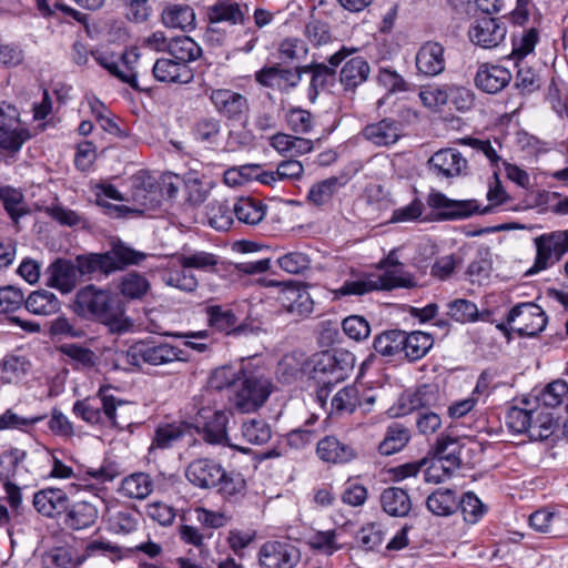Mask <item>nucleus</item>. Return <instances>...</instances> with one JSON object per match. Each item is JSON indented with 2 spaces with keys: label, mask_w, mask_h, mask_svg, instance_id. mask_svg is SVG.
<instances>
[{
  "label": "nucleus",
  "mask_w": 568,
  "mask_h": 568,
  "mask_svg": "<svg viewBox=\"0 0 568 568\" xmlns=\"http://www.w3.org/2000/svg\"><path fill=\"white\" fill-rule=\"evenodd\" d=\"M73 311L82 318L100 321L112 333L126 332L132 326L112 292L93 284L85 285L77 292Z\"/></svg>",
  "instance_id": "1"
},
{
  "label": "nucleus",
  "mask_w": 568,
  "mask_h": 568,
  "mask_svg": "<svg viewBox=\"0 0 568 568\" xmlns=\"http://www.w3.org/2000/svg\"><path fill=\"white\" fill-rule=\"evenodd\" d=\"M354 361V355L346 351L322 352L313 356L308 374L320 387L317 397L321 402H324L327 396V387L347 377Z\"/></svg>",
  "instance_id": "2"
},
{
  "label": "nucleus",
  "mask_w": 568,
  "mask_h": 568,
  "mask_svg": "<svg viewBox=\"0 0 568 568\" xmlns=\"http://www.w3.org/2000/svg\"><path fill=\"white\" fill-rule=\"evenodd\" d=\"M382 263L385 266H393L394 270H387L376 278L345 282L335 291V297L364 295L375 290L390 291L396 287H413L416 285L414 277L403 273L399 268L402 264L398 262L395 251H392Z\"/></svg>",
  "instance_id": "3"
},
{
  "label": "nucleus",
  "mask_w": 568,
  "mask_h": 568,
  "mask_svg": "<svg viewBox=\"0 0 568 568\" xmlns=\"http://www.w3.org/2000/svg\"><path fill=\"white\" fill-rule=\"evenodd\" d=\"M272 392L273 383L270 378L262 374L243 372L235 384L234 393L227 396L235 409L251 413L262 407Z\"/></svg>",
  "instance_id": "4"
},
{
  "label": "nucleus",
  "mask_w": 568,
  "mask_h": 568,
  "mask_svg": "<svg viewBox=\"0 0 568 568\" xmlns=\"http://www.w3.org/2000/svg\"><path fill=\"white\" fill-rule=\"evenodd\" d=\"M128 364L139 366L141 362L151 366H164L174 362H186L185 353L168 342L140 341L123 355Z\"/></svg>",
  "instance_id": "5"
},
{
  "label": "nucleus",
  "mask_w": 568,
  "mask_h": 568,
  "mask_svg": "<svg viewBox=\"0 0 568 568\" xmlns=\"http://www.w3.org/2000/svg\"><path fill=\"white\" fill-rule=\"evenodd\" d=\"M547 317L545 312L535 303H519L510 308L506 323H500L497 328L505 335L509 329L520 337H534L545 329Z\"/></svg>",
  "instance_id": "6"
},
{
  "label": "nucleus",
  "mask_w": 568,
  "mask_h": 568,
  "mask_svg": "<svg viewBox=\"0 0 568 568\" xmlns=\"http://www.w3.org/2000/svg\"><path fill=\"white\" fill-rule=\"evenodd\" d=\"M109 388H101L97 397L77 400L73 405V413L89 424H102L109 422L118 426L116 408L123 406L124 402L108 394Z\"/></svg>",
  "instance_id": "7"
},
{
  "label": "nucleus",
  "mask_w": 568,
  "mask_h": 568,
  "mask_svg": "<svg viewBox=\"0 0 568 568\" xmlns=\"http://www.w3.org/2000/svg\"><path fill=\"white\" fill-rule=\"evenodd\" d=\"M131 201L140 209H130L125 205L103 204L108 213L113 216H124L129 212L141 213L144 209L155 207L160 203L159 191L154 178L144 171L134 174L130 180Z\"/></svg>",
  "instance_id": "8"
},
{
  "label": "nucleus",
  "mask_w": 568,
  "mask_h": 568,
  "mask_svg": "<svg viewBox=\"0 0 568 568\" xmlns=\"http://www.w3.org/2000/svg\"><path fill=\"white\" fill-rule=\"evenodd\" d=\"M229 414L224 410L202 408L195 418V427L202 439L210 445L230 446L240 452L243 448L231 444L227 436Z\"/></svg>",
  "instance_id": "9"
},
{
  "label": "nucleus",
  "mask_w": 568,
  "mask_h": 568,
  "mask_svg": "<svg viewBox=\"0 0 568 568\" xmlns=\"http://www.w3.org/2000/svg\"><path fill=\"white\" fill-rule=\"evenodd\" d=\"M536 258L528 273L548 268L568 253V230L555 231L537 236L535 240Z\"/></svg>",
  "instance_id": "10"
},
{
  "label": "nucleus",
  "mask_w": 568,
  "mask_h": 568,
  "mask_svg": "<svg viewBox=\"0 0 568 568\" xmlns=\"http://www.w3.org/2000/svg\"><path fill=\"white\" fill-rule=\"evenodd\" d=\"M30 138L29 130L21 124L18 109L11 104H1L0 150L17 153Z\"/></svg>",
  "instance_id": "11"
},
{
  "label": "nucleus",
  "mask_w": 568,
  "mask_h": 568,
  "mask_svg": "<svg viewBox=\"0 0 568 568\" xmlns=\"http://www.w3.org/2000/svg\"><path fill=\"white\" fill-rule=\"evenodd\" d=\"M301 559L300 549L290 540H268L258 551L262 568H294Z\"/></svg>",
  "instance_id": "12"
},
{
  "label": "nucleus",
  "mask_w": 568,
  "mask_h": 568,
  "mask_svg": "<svg viewBox=\"0 0 568 568\" xmlns=\"http://www.w3.org/2000/svg\"><path fill=\"white\" fill-rule=\"evenodd\" d=\"M506 26L491 16L476 18L468 31L470 41L484 49L498 47L506 37Z\"/></svg>",
  "instance_id": "13"
},
{
  "label": "nucleus",
  "mask_w": 568,
  "mask_h": 568,
  "mask_svg": "<svg viewBox=\"0 0 568 568\" xmlns=\"http://www.w3.org/2000/svg\"><path fill=\"white\" fill-rule=\"evenodd\" d=\"M302 80V69H285L280 64L264 67L255 73V81L265 88L290 92Z\"/></svg>",
  "instance_id": "14"
},
{
  "label": "nucleus",
  "mask_w": 568,
  "mask_h": 568,
  "mask_svg": "<svg viewBox=\"0 0 568 568\" xmlns=\"http://www.w3.org/2000/svg\"><path fill=\"white\" fill-rule=\"evenodd\" d=\"M356 49L341 48L337 52L332 54L328 59V62L331 67H327L324 63H315L311 65H304L300 67L302 69L303 73H311L312 79L310 83V90L312 99H315L318 94L320 90H323L328 81H332L334 79V75L336 73L335 68L342 63L343 60H345L348 55L353 54Z\"/></svg>",
  "instance_id": "15"
},
{
  "label": "nucleus",
  "mask_w": 568,
  "mask_h": 568,
  "mask_svg": "<svg viewBox=\"0 0 568 568\" xmlns=\"http://www.w3.org/2000/svg\"><path fill=\"white\" fill-rule=\"evenodd\" d=\"M429 207L437 210V219L442 221L458 220L470 216L479 210L476 201H456L440 192H430L427 196Z\"/></svg>",
  "instance_id": "16"
},
{
  "label": "nucleus",
  "mask_w": 568,
  "mask_h": 568,
  "mask_svg": "<svg viewBox=\"0 0 568 568\" xmlns=\"http://www.w3.org/2000/svg\"><path fill=\"white\" fill-rule=\"evenodd\" d=\"M209 26L205 32V38L209 41H213L215 36L216 40H220V28L221 22H227L230 24L243 23L244 12L236 2L229 0L217 1L211 6L207 10Z\"/></svg>",
  "instance_id": "17"
},
{
  "label": "nucleus",
  "mask_w": 568,
  "mask_h": 568,
  "mask_svg": "<svg viewBox=\"0 0 568 568\" xmlns=\"http://www.w3.org/2000/svg\"><path fill=\"white\" fill-rule=\"evenodd\" d=\"M210 100L215 110L229 120H241L248 111L247 99L229 89H215L210 93Z\"/></svg>",
  "instance_id": "18"
},
{
  "label": "nucleus",
  "mask_w": 568,
  "mask_h": 568,
  "mask_svg": "<svg viewBox=\"0 0 568 568\" xmlns=\"http://www.w3.org/2000/svg\"><path fill=\"white\" fill-rule=\"evenodd\" d=\"M185 476L199 488L216 487L223 476V466L210 458H197L189 464Z\"/></svg>",
  "instance_id": "19"
},
{
  "label": "nucleus",
  "mask_w": 568,
  "mask_h": 568,
  "mask_svg": "<svg viewBox=\"0 0 568 568\" xmlns=\"http://www.w3.org/2000/svg\"><path fill=\"white\" fill-rule=\"evenodd\" d=\"M47 285L57 288L62 294L72 292L80 280L74 263L58 258L47 270Z\"/></svg>",
  "instance_id": "20"
},
{
  "label": "nucleus",
  "mask_w": 568,
  "mask_h": 568,
  "mask_svg": "<svg viewBox=\"0 0 568 568\" xmlns=\"http://www.w3.org/2000/svg\"><path fill=\"white\" fill-rule=\"evenodd\" d=\"M277 301L287 313L296 316H307L314 308L308 291L292 283L281 288Z\"/></svg>",
  "instance_id": "21"
},
{
  "label": "nucleus",
  "mask_w": 568,
  "mask_h": 568,
  "mask_svg": "<svg viewBox=\"0 0 568 568\" xmlns=\"http://www.w3.org/2000/svg\"><path fill=\"white\" fill-rule=\"evenodd\" d=\"M316 455L326 464H346L357 457V452L352 445L328 435L318 440Z\"/></svg>",
  "instance_id": "22"
},
{
  "label": "nucleus",
  "mask_w": 568,
  "mask_h": 568,
  "mask_svg": "<svg viewBox=\"0 0 568 568\" xmlns=\"http://www.w3.org/2000/svg\"><path fill=\"white\" fill-rule=\"evenodd\" d=\"M511 80V73L501 65L481 64L475 77V84L481 91L496 94Z\"/></svg>",
  "instance_id": "23"
},
{
  "label": "nucleus",
  "mask_w": 568,
  "mask_h": 568,
  "mask_svg": "<svg viewBox=\"0 0 568 568\" xmlns=\"http://www.w3.org/2000/svg\"><path fill=\"white\" fill-rule=\"evenodd\" d=\"M428 162L437 174L446 178L458 176L468 168L467 160L453 148L437 151Z\"/></svg>",
  "instance_id": "24"
},
{
  "label": "nucleus",
  "mask_w": 568,
  "mask_h": 568,
  "mask_svg": "<svg viewBox=\"0 0 568 568\" xmlns=\"http://www.w3.org/2000/svg\"><path fill=\"white\" fill-rule=\"evenodd\" d=\"M154 78L165 83H190L194 73L189 64L179 63L173 59H158L152 69Z\"/></svg>",
  "instance_id": "25"
},
{
  "label": "nucleus",
  "mask_w": 568,
  "mask_h": 568,
  "mask_svg": "<svg viewBox=\"0 0 568 568\" xmlns=\"http://www.w3.org/2000/svg\"><path fill=\"white\" fill-rule=\"evenodd\" d=\"M33 506L43 516L54 517L69 509V498L62 489L47 488L34 494Z\"/></svg>",
  "instance_id": "26"
},
{
  "label": "nucleus",
  "mask_w": 568,
  "mask_h": 568,
  "mask_svg": "<svg viewBox=\"0 0 568 568\" xmlns=\"http://www.w3.org/2000/svg\"><path fill=\"white\" fill-rule=\"evenodd\" d=\"M371 67L363 57H353L344 63L339 72V82L345 92L355 93V90L367 81Z\"/></svg>",
  "instance_id": "27"
},
{
  "label": "nucleus",
  "mask_w": 568,
  "mask_h": 568,
  "mask_svg": "<svg viewBox=\"0 0 568 568\" xmlns=\"http://www.w3.org/2000/svg\"><path fill=\"white\" fill-rule=\"evenodd\" d=\"M416 67L425 75H437L445 69L444 47L438 42H427L416 54Z\"/></svg>",
  "instance_id": "28"
},
{
  "label": "nucleus",
  "mask_w": 568,
  "mask_h": 568,
  "mask_svg": "<svg viewBox=\"0 0 568 568\" xmlns=\"http://www.w3.org/2000/svg\"><path fill=\"white\" fill-rule=\"evenodd\" d=\"M438 402V392L434 386L422 385L414 390H407L400 398L405 412L428 410Z\"/></svg>",
  "instance_id": "29"
},
{
  "label": "nucleus",
  "mask_w": 568,
  "mask_h": 568,
  "mask_svg": "<svg viewBox=\"0 0 568 568\" xmlns=\"http://www.w3.org/2000/svg\"><path fill=\"white\" fill-rule=\"evenodd\" d=\"M364 136L376 145H389L400 136V123L384 119L377 123L367 125L363 131Z\"/></svg>",
  "instance_id": "30"
},
{
  "label": "nucleus",
  "mask_w": 568,
  "mask_h": 568,
  "mask_svg": "<svg viewBox=\"0 0 568 568\" xmlns=\"http://www.w3.org/2000/svg\"><path fill=\"white\" fill-rule=\"evenodd\" d=\"M463 445L459 439L450 436H440L434 446V458L447 466L450 470L459 468Z\"/></svg>",
  "instance_id": "31"
},
{
  "label": "nucleus",
  "mask_w": 568,
  "mask_h": 568,
  "mask_svg": "<svg viewBox=\"0 0 568 568\" xmlns=\"http://www.w3.org/2000/svg\"><path fill=\"white\" fill-rule=\"evenodd\" d=\"M383 510L393 517H406L412 509V501L406 490L388 487L381 495Z\"/></svg>",
  "instance_id": "32"
},
{
  "label": "nucleus",
  "mask_w": 568,
  "mask_h": 568,
  "mask_svg": "<svg viewBox=\"0 0 568 568\" xmlns=\"http://www.w3.org/2000/svg\"><path fill=\"white\" fill-rule=\"evenodd\" d=\"M267 206L253 197H241L233 205L237 221L246 225H257L265 216Z\"/></svg>",
  "instance_id": "33"
},
{
  "label": "nucleus",
  "mask_w": 568,
  "mask_h": 568,
  "mask_svg": "<svg viewBox=\"0 0 568 568\" xmlns=\"http://www.w3.org/2000/svg\"><path fill=\"white\" fill-rule=\"evenodd\" d=\"M207 321L211 327L224 332L225 334H240L243 331L237 325V318L234 312L220 305H211L206 307Z\"/></svg>",
  "instance_id": "34"
},
{
  "label": "nucleus",
  "mask_w": 568,
  "mask_h": 568,
  "mask_svg": "<svg viewBox=\"0 0 568 568\" xmlns=\"http://www.w3.org/2000/svg\"><path fill=\"white\" fill-rule=\"evenodd\" d=\"M162 22L169 28L186 30L195 26V12L189 4H169L161 14Z\"/></svg>",
  "instance_id": "35"
},
{
  "label": "nucleus",
  "mask_w": 568,
  "mask_h": 568,
  "mask_svg": "<svg viewBox=\"0 0 568 568\" xmlns=\"http://www.w3.org/2000/svg\"><path fill=\"white\" fill-rule=\"evenodd\" d=\"M98 518V509L90 501H78L68 509L65 525L74 530L92 526Z\"/></svg>",
  "instance_id": "36"
},
{
  "label": "nucleus",
  "mask_w": 568,
  "mask_h": 568,
  "mask_svg": "<svg viewBox=\"0 0 568 568\" xmlns=\"http://www.w3.org/2000/svg\"><path fill=\"white\" fill-rule=\"evenodd\" d=\"M427 509L436 516H450L458 508V497L452 489L438 488L426 500Z\"/></svg>",
  "instance_id": "37"
},
{
  "label": "nucleus",
  "mask_w": 568,
  "mask_h": 568,
  "mask_svg": "<svg viewBox=\"0 0 568 568\" xmlns=\"http://www.w3.org/2000/svg\"><path fill=\"white\" fill-rule=\"evenodd\" d=\"M434 344L433 336L428 333L415 331L409 334L404 332L403 352L405 358L410 362L423 358Z\"/></svg>",
  "instance_id": "38"
},
{
  "label": "nucleus",
  "mask_w": 568,
  "mask_h": 568,
  "mask_svg": "<svg viewBox=\"0 0 568 568\" xmlns=\"http://www.w3.org/2000/svg\"><path fill=\"white\" fill-rule=\"evenodd\" d=\"M112 263V273L124 268L128 265H138L145 260L146 254L135 251L124 243L118 241L111 244V248L105 252Z\"/></svg>",
  "instance_id": "39"
},
{
  "label": "nucleus",
  "mask_w": 568,
  "mask_h": 568,
  "mask_svg": "<svg viewBox=\"0 0 568 568\" xmlns=\"http://www.w3.org/2000/svg\"><path fill=\"white\" fill-rule=\"evenodd\" d=\"M168 53L176 62L190 65L200 58L202 49L192 38L181 36L170 40Z\"/></svg>",
  "instance_id": "40"
},
{
  "label": "nucleus",
  "mask_w": 568,
  "mask_h": 568,
  "mask_svg": "<svg viewBox=\"0 0 568 568\" xmlns=\"http://www.w3.org/2000/svg\"><path fill=\"white\" fill-rule=\"evenodd\" d=\"M530 416L532 418L529 420L527 435L530 440H545L557 429L558 425L550 413L536 408L531 410Z\"/></svg>",
  "instance_id": "41"
},
{
  "label": "nucleus",
  "mask_w": 568,
  "mask_h": 568,
  "mask_svg": "<svg viewBox=\"0 0 568 568\" xmlns=\"http://www.w3.org/2000/svg\"><path fill=\"white\" fill-rule=\"evenodd\" d=\"M23 303L26 308L36 315H51L60 310V301L47 290L32 292Z\"/></svg>",
  "instance_id": "42"
},
{
  "label": "nucleus",
  "mask_w": 568,
  "mask_h": 568,
  "mask_svg": "<svg viewBox=\"0 0 568 568\" xmlns=\"http://www.w3.org/2000/svg\"><path fill=\"white\" fill-rule=\"evenodd\" d=\"M243 371L232 365L215 368L209 378V387L213 390H227L229 395L235 390V384L240 381Z\"/></svg>",
  "instance_id": "43"
},
{
  "label": "nucleus",
  "mask_w": 568,
  "mask_h": 568,
  "mask_svg": "<svg viewBox=\"0 0 568 568\" xmlns=\"http://www.w3.org/2000/svg\"><path fill=\"white\" fill-rule=\"evenodd\" d=\"M75 267L79 276L90 275L95 272L109 275L112 273V263L109 255L104 253H89L75 257Z\"/></svg>",
  "instance_id": "44"
},
{
  "label": "nucleus",
  "mask_w": 568,
  "mask_h": 568,
  "mask_svg": "<svg viewBox=\"0 0 568 568\" xmlns=\"http://www.w3.org/2000/svg\"><path fill=\"white\" fill-rule=\"evenodd\" d=\"M120 491L132 499H144L153 491V480L145 473H135L122 480Z\"/></svg>",
  "instance_id": "45"
},
{
  "label": "nucleus",
  "mask_w": 568,
  "mask_h": 568,
  "mask_svg": "<svg viewBox=\"0 0 568 568\" xmlns=\"http://www.w3.org/2000/svg\"><path fill=\"white\" fill-rule=\"evenodd\" d=\"M94 60L104 69H106L112 75L120 79L122 82L130 84L133 89H139L136 82V73L128 65L129 57L123 54V63L122 67L114 61L113 57L106 55L104 53H92Z\"/></svg>",
  "instance_id": "46"
},
{
  "label": "nucleus",
  "mask_w": 568,
  "mask_h": 568,
  "mask_svg": "<svg viewBox=\"0 0 568 568\" xmlns=\"http://www.w3.org/2000/svg\"><path fill=\"white\" fill-rule=\"evenodd\" d=\"M410 433L407 427L399 423H392L387 427L384 440L379 444V453L392 455L403 449L409 442Z\"/></svg>",
  "instance_id": "47"
},
{
  "label": "nucleus",
  "mask_w": 568,
  "mask_h": 568,
  "mask_svg": "<svg viewBox=\"0 0 568 568\" xmlns=\"http://www.w3.org/2000/svg\"><path fill=\"white\" fill-rule=\"evenodd\" d=\"M448 315L456 322L470 323L477 320L486 321L489 312H479L474 302L458 298L448 304Z\"/></svg>",
  "instance_id": "48"
},
{
  "label": "nucleus",
  "mask_w": 568,
  "mask_h": 568,
  "mask_svg": "<svg viewBox=\"0 0 568 568\" xmlns=\"http://www.w3.org/2000/svg\"><path fill=\"white\" fill-rule=\"evenodd\" d=\"M233 207L226 201L213 200L206 205L209 224L219 231H226L233 223Z\"/></svg>",
  "instance_id": "49"
},
{
  "label": "nucleus",
  "mask_w": 568,
  "mask_h": 568,
  "mask_svg": "<svg viewBox=\"0 0 568 568\" xmlns=\"http://www.w3.org/2000/svg\"><path fill=\"white\" fill-rule=\"evenodd\" d=\"M361 405L358 388L354 385L339 389L332 398V412L337 415L352 414Z\"/></svg>",
  "instance_id": "50"
},
{
  "label": "nucleus",
  "mask_w": 568,
  "mask_h": 568,
  "mask_svg": "<svg viewBox=\"0 0 568 568\" xmlns=\"http://www.w3.org/2000/svg\"><path fill=\"white\" fill-rule=\"evenodd\" d=\"M404 332L386 331L374 339V349L383 356H395L403 352Z\"/></svg>",
  "instance_id": "51"
},
{
  "label": "nucleus",
  "mask_w": 568,
  "mask_h": 568,
  "mask_svg": "<svg viewBox=\"0 0 568 568\" xmlns=\"http://www.w3.org/2000/svg\"><path fill=\"white\" fill-rule=\"evenodd\" d=\"M181 267L195 268L204 272H213L219 264V256L204 251H195L190 254H181L176 257Z\"/></svg>",
  "instance_id": "52"
},
{
  "label": "nucleus",
  "mask_w": 568,
  "mask_h": 568,
  "mask_svg": "<svg viewBox=\"0 0 568 568\" xmlns=\"http://www.w3.org/2000/svg\"><path fill=\"white\" fill-rule=\"evenodd\" d=\"M243 438L252 445H263L271 439V427L263 420L251 418L243 422L241 427Z\"/></svg>",
  "instance_id": "53"
},
{
  "label": "nucleus",
  "mask_w": 568,
  "mask_h": 568,
  "mask_svg": "<svg viewBox=\"0 0 568 568\" xmlns=\"http://www.w3.org/2000/svg\"><path fill=\"white\" fill-rule=\"evenodd\" d=\"M186 430L183 424H165L160 425L155 429L150 450L154 448L166 449L170 448L175 442L181 439Z\"/></svg>",
  "instance_id": "54"
},
{
  "label": "nucleus",
  "mask_w": 568,
  "mask_h": 568,
  "mask_svg": "<svg viewBox=\"0 0 568 568\" xmlns=\"http://www.w3.org/2000/svg\"><path fill=\"white\" fill-rule=\"evenodd\" d=\"M216 487H219V493L225 498L237 497L244 495L246 480L241 473L227 471L223 468V476Z\"/></svg>",
  "instance_id": "55"
},
{
  "label": "nucleus",
  "mask_w": 568,
  "mask_h": 568,
  "mask_svg": "<svg viewBox=\"0 0 568 568\" xmlns=\"http://www.w3.org/2000/svg\"><path fill=\"white\" fill-rule=\"evenodd\" d=\"M458 509L462 510L464 520L467 524H477L487 511V507L473 491L464 494L463 498L458 499Z\"/></svg>",
  "instance_id": "56"
},
{
  "label": "nucleus",
  "mask_w": 568,
  "mask_h": 568,
  "mask_svg": "<svg viewBox=\"0 0 568 568\" xmlns=\"http://www.w3.org/2000/svg\"><path fill=\"white\" fill-rule=\"evenodd\" d=\"M523 404L525 405L524 407L513 406L508 409L506 425L514 433L528 435L532 408L527 407V400H523Z\"/></svg>",
  "instance_id": "57"
},
{
  "label": "nucleus",
  "mask_w": 568,
  "mask_h": 568,
  "mask_svg": "<svg viewBox=\"0 0 568 568\" xmlns=\"http://www.w3.org/2000/svg\"><path fill=\"white\" fill-rule=\"evenodd\" d=\"M27 453L19 448H12L0 455V481L10 483L16 476L20 463L24 460Z\"/></svg>",
  "instance_id": "58"
},
{
  "label": "nucleus",
  "mask_w": 568,
  "mask_h": 568,
  "mask_svg": "<svg viewBox=\"0 0 568 568\" xmlns=\"http://www.w3.org/2000/svg\"><path fill=\"white\" fill-rule=\"evenodd\" d=\"M120 290L125 297L140 300L149 292L150 283L143 275L133 272L123 277Z\"/></svg>",
  "instance_id": "59"
},
{
  "label": "nucleus",
  "mask_w": 568,
  "mask_h": 568,
  "mask_svg": "<svg viewBox=\"0 0 568 568\" xmlns=\"http://www.w3.org/2000/svg\"><path fill=\"white\" fill-rule=\"evenodd\" d=\"M307 545L324 555H333L341 549V545L336 540V531L325 530L316 531L308 537Z\"/></svg>",
  "instance_id": "60"
},
{
  "label": "nucleus",
  "mask_w": 568,
  "mask_h": 568,
  "mask_svg": "<svg viewBox=\"0 0 568 568\" xmlns=\"http://www.w3.org/2000/svg\"><path fill=\"white\" fill-rule=\"evenodd\" d=\"M29 362L23 356L8 355L0 362L3 378L11 383L20 379L29 369Z\"/></svg>",
  "instance_id": "61"
},
{
  "label": "nucleus",
  "mask_w": 568,
  "mask_h": 568,
  "mask_svg": "<svg viewBox=\"0 0 568 568\" xmlns=\"http://www.w3.org/2000/svg\"><path fill=\"white\" fill-rule=\"evenodd\" d=\"M342 185L339 180L335 176L323 180L316 184H314L308 192V200L316 204L322 205L328 202L332 195L337 191V189Z\"/></svg>",
  "instance_id": "62"
},
{
  "label": "nucleus",
  "mask_w": 568,
  "mask_h": 568,
  "mask_svg": "<svg viewBox=\"0 0 568 568\" xmlns=\"http://www.w3.org/2000/svg\"><path fill=\"white\" fill-rule=\"evenodd\" d=\"M0 200L3 202L6 211L14 222L27 213V211L19 207L23 200V195L20 191L11 186L0 185Z\"/></svg>",
  "instance_id": "63"
},
{
  "label": "nucleus",
  "mask_w": 568,
  "mask_h": 568,
  "mask_svg": "<svg viewBox=\"0 0 568 568\" xmlns=\"http://www.w3.org/2000/svg\"><path fill=\"white\" fill-rule=\"evenodd\" d=\"M304 34L315 47L327 44L332 40L328 23L314 17L306 23Z\"/></svg>",
  "instance_id": "64"
}]
</instances>
